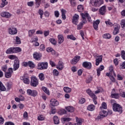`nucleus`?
Segmentation results:
<instances>
[{
  "label": "nucleus",
  "instance_id": "c756f323",
  "mask_svg": "<svg viewBox=\"0 0 125 125\" xmlns=\"http://www.w3.org/2000/svg\"><path fill=\"white\" fill-rule=\"evenodd\" d=\"M53 120L55 125H59V119L58 118V117L56 116H54Z\"/></svg>",
  "mask_w": 125,
  "mask_h": 125
},
{
  "label": "nucleus",
  "instance_id": "69168bd1",
  "mask_svg": "<svg viewBox=\"0 0 125 125\" xmlns=\"http://www.w3.org/2000/svg\"><path fill=\"white\" fill-rule=\"evenodd\" d=\"M46 51L47 52H54V51L53 50V49L51 47H48L46 48Z\"/></svg>",
  "mask_w": 125,
  "mask_h": 125
},
{
  "label": "nucleus",
  "instance_id": "412c9836",
  "mask_svg": "<svg viewBox=\"0 0 125 125\" xmlns=\"http://www.w3.org/2000/svg\"><path fill=\"white\" fill-rule=\"evenodd\" d=\"M63 68H64V64L62 62H59L58 65L57 66V69L61 71L63 70Z\"/></svg>",
  "mask_w": 125,
  "mask_h": 125
},
{
  "label": "nucleus",
  "instance_id": "b1692460",
  "mask_svg": "<svg viewBox=\"0 0 125 125\" xmlns=\"http://www.w3.org/2000/svg\"><path fill=\"white\" fill-rule=\"evenodd\" d=\"M66 110L67 112H69V113H73L74 111H75V108L71 106H67L65 107Z\"/></svg>",
  "mask_w": 125,
  "mask_h": 125
},
{
  "label": "nucleus",
  "instance_id": "f03ea898",
  "mask_svg": "<svg viewBox=\"0 0 125 125\" xmlns=\"http://www.w3.org/2000/svg\"><path fill=\"white\" fill-rule=\"evenodd\" d=\"M112 109L114 112H118L119 114L123 113V107L119 104L114 103L112 104Z\"/></svg>",
  "mask_w": 125,
  "mask_h": 125
},
{
  "label": "nucleus",
  "instance_id": "f257e3e1",
  "mask_svg": "<svg viewBox=\"0 0 125 125\" xmlns=\"http://www.w3.org/2000/svg\"><path fill=\"white\" fill-rule=\"evenodd\" d=\"M21 50L20 47H10L6 51V54H12L13 53H17L21 52Z\"/></svg>",
  "mask_w": 125,
  "mask_h": 125
},
{
  "label": "nucleus",
  "instance_id": "4468645a",
  "mask_svg": "<svg viewBox=\"0 0 125 125\" xmlns=\"http://www.w3.org/2000/svg\"><path fill=\"white\" fill-rule=\"evenodd\" d=\"M79 16L77 14H75L73 17L72 23L75 25H77L78 23Z\"/></svg>",
  "mask_w": 125,
  "mask_h": 125
},
{
  "label": "nucleus",
  "instance_id": "7ed1b4c3",
  "mask_svg": "<svg viewBox=\"0 0 125 125\" xmlns=\"http://www.w3.org/2000/svg\"><path fill=\"white\" fill-rule=\"evenodd\" d=\"M81 16L82 17V21L83 23H86V19L89 22H91V18L87 13L81 14Z\"/></svg>",
  "mask_w": 125,
  "mask_h": 125
},
{
  "label": "nucleus",
  "instance_id": "a211bd4d",
  "mask_svg": "<svg viewBox=\"0 0 125 125\" xmlns=\"http://www.w3.org/2000/svg\"><path fill=\"white\" fill-rule=\"evenodd\" d=\"M41 57H42V54H39L37 52H35L33 54V58L35 60H37V61L41 60Z\"/></svg>",
  "mask_w": 125,
  "mask_h": 125
},
{
  "label": "nucleus",
  "instance_id": "774afa93",
  "mask_svg": "<svg viewBox=\"0 0 125 125\" xmlns=\"http://www.w3.org/2000/svg\"><path fill=\"white\" fill-rule=\"evenodd\" d=\"M5 125H15L13 122H7L5 123Z\"/></svg>",
  "mask_w": 125,
  "mask_h": 125
},
{
  "label": "nucleus",
  "instance_id": "aec40b11",
  "mask_svg": "<svg viewBox=\"0 0 125 125\" xmlns=\"http://www.w3.org/2000/svg\"><path fill=\"white\" fill-rule=\"evenodd\" d=\"M58 39L59 44H61L64 42V37L62 35H58Z\"/></svg>",
  "mask_w": 125,
  "mask_h": 125
},
{
  "label": "nucleus",
  "instance_id": "9d476101",
  "mask_svg": "<svg viewBox=\"0 0 125 125\" xmlns=\"http://www.w3.org/2000/svg\"><path fill=\"white\" fill-rule=\"evenodd\" d=\"M27 93L29 95H31L33 97H36V96L38 95V91H37V90H32L30 89H27Z\"/></svg>",
  "mask_w": 125,
  "mask_h": 125
},
{
  "label": "nucleus",
  "instance_id": "5701e85b",
  "mask_svg": "<svg viewBox=\"0 0 125 125\" xmlns=\"http://www.w3.org/2000/svg\"><path fill=\"white\" fill-rule=\"evenodd\" d=\"M87 109L88 110V111H94V110H95V106L92 104H91L88 105Z\"/></svg>",
  "mask_w": 125,
  "mask_h": 125
},
{
  "label": "nucleus",
  "instance_id": "c9c22d12",
  "mask_svg": "<svg viewBox=\"0 0 125 125\" xmlns=\"http://www.w3.org/2000/svg\"><path fill=\"white\" fill-rule=\"evenodd\" d=\"M63 90L66 93H70V92H71V91H72V89H71L70 88H69L68 87H64L63 88Z\"/></svg>",
  "mask_w": 125,
  "mask_h": 125
},
{
  "label": "nucleus",
  "instance_id": "58836bf2",
  "mask_svg": "<svg viewBox=\"0 0 125 125\" xmlns=\"http://www.w3.org/2000/svg\"><path fill=\"white\" fill-rule=\"evenodd\" d=\"M70 4L73 7H75L77 5V3L75 0H69Z\"/></svg>",
  "mask_w": 125,
  "mask_h": 125
},
{
  "label": "nucleus",
  "instance_id": "bb28decb",
  "mask_svg": "<svg viewBox=\"0 0 125 125\" xmlns=\"http://www.w3.org/2000/svg\"><path fill=\"white\" fill-rule=\"evenodd\" d=\"M61 11L62 13V19L63 20H65V19H66V10H65L64 9H62Z\"/></svg>",
  "mask_w": 125,
  "mask_h": 125
},
{
  "label": "nucleus",
  "instance_id": "f8f14e48",
  "mask_svg": "<svg viewBox=\"0 0 125 125\" xmlns=\"http://www.w3.org/2000/svg\"><path fill=\"white\" fill-rule=\"evenodd\" d=\"M80 59H81V57L79 56H76L74 57L72 60H71V64L75 65L80 61Z\"/></svg>",
  "mask_w": 125,
  "mask_h": 125
},
{
  "label": "nucleus",
  "instance_id": "f3484780",
  "mask_svg": "<svg viewBox=\"0 0 125 125\" xmlns=\"http://www.w3.org/2000/svg\"><path fill=\"white\" fill-rule=\"evenodd\" d=\"M14 62V71H16L19 68V60L16 59Z\"/></svg>",
  "mask_w": 125,
  "mask_h": 125
},
{
  "label": "nucleus",
  "instance_id": "864d4df0",
  "mask_svg": "<svg viewBox=\"0 0 125 125\" xmlns=\"http://www.w3.org/2000/svg\"><path fill=\"white\" fill-rule=\"evenodd\" d=\"M103 38L104 39H111V35L110 34H105L103 35Z\"/></svg>",
  "mask_w": 125,
  "mask_h": 125
},
{
  "label": "nucleus",
  "instance_id": "f704fd0d",
  "mask_svg": "<svg viewBox=\"0 0 125 125\" xmlns=\"http://www.w3.org/2000/svg\"><path fill=\"white\" fill-rule=\"evenodd\" d=\"M2 0V3L1 4V5L0 6V7H1V8H2V7H4L5 5H7V3H8V2L6 1V0Z\"/></svg>",
  "mask_w": 125,
  "mask_h": 125
},
{
  "label": "nucleus",
  "instance_id": "4be33fe9",
  "mask_svg": "<svg viewBox=\"0 0 125 125\" xmlns=\"http://www.w3.org/2000/svg\"><path fill=\"white\" fill-rule=\"evenodd\" d=\"M76 123H75L74 125H82L83 124V120L81 118L76 117Z\"/></svg>",
  "mask_w": 125,
  "mask_h": 125
},
{
  "label": "nucleus",
  "instance_id": "680f3d73",
  "mask_svg": "<svg viewBox=\"0 0 125 125\" xmlns=\"http://www.w3.org/2000/svg\"><path fill=\"white\" fill-rule=\"evenodd\" d=\"M121 26L122 28H125V20H122L121 22Z\"/></svg>",
  "mask_w": 125,
  "mask_h": 125
},
{
  "label": "nucleus",
  "instance_id": "6e6d98bb",
  "mask_svg": "<svg viewBox=\"0 0 125 125\" xmlns=\"http://www.w3.org/2000/svg\"><path fill=\"white\" fill-rule=\"evenodd\" d=\"M6 87L7 89H10L11 87H12V83H7L6 84Z\"/></svg>",
  "mask_w": 125,
  "mask_h": 125
},
{
  "label": "nucleus",
  "instance_id": "e2e57ef3",
  "mask_svg": "<svg viewBox=\"0 0 125 125\" xmlns=\"http://www.w3.org/2000/svg\"><path fill=\"white\" fill-rule=\"evenodd\" d=\"M49 41L50 42H51V43H52V44H56V41L55 40V39L53 38L50 39Z\"/></svg>",
  "mask_w": 125,
  "mask_h": 125
},
{
  "label": "nucleus",
  "instance_id": "2f4dec72",
  "mask_svg": "<svg viewBox=\"0 0 125 125\" xmlns=\"http://www.w3.org/2000/svg\"><path fill=\"white\" fill-rule=\"evenodd\" d=\"M0 90H1V91H5V90H6V88H5L4 85H3V84H2V83H1V82L0 81Z\"/></svg>",
  "mask_w": 125,
  "mask_h": 125
},
{
  "label": "nucleus",
  "instance_id": "a18cd8bd",
  "mask_svg": "<svg viewBox=\"0 0 125 125\" xmlns=\"http://www.w3.org/2000/svg\"><path fill=\"white\" fill-rule=\"evenodd\" d=\"M39 15H40L41 19H42V16L43 15V11L42 9H39L38 11Z\"/></svg>",
  "mask_w": 125,
  "mask_h": 125
},
{
  "label": "nucleus",
  "instance_id": "7c9ffc66",
  "mask_svg": "<svg viewBox=\"0 0 125 125\" xmlns=\"http://www.w3.org/2000/svg\"><path fill=\"white\" fill-rule=\"evenodd\" d=\"M83 24H85V23H83V21H81L80 23L77 25V30H81L83 29Z\"/></svg>",
  "mask_w": 125,
  "mask_h": 125
},
{
  "label": "nucleus",
  "instance_id": "423d86ee",
  "mask_svg": "<svg viewBox=\"0 0 125 125\" xmlns=\"http://www.w3.org/2000/svg\"><path fill=\"white\" fill-rule=\"evenodd\" d=\"M30 84L31 86H33L34 87H36L39 85V80L36 77H31Z\"/></svg>",
  "mask_w": 125,
  "mask_h": 125
},
{
  "label": "nucleus",
  "instance_id": "c85d7f7f",
  "mask_svg": "<svg viewBox=\"0 0 125 125\" xmlns=\"http://www.w3.org/2000/svg\"><path fill=\"white\" fill-rule=\"evenodd\" d=\"M39 79L41 81H44L45 77H44V74L42 73H41L39 74Z\"/></svg>",
  "mask_w": 125,
  "mask_h": 125
},
{
  "label": "nucleus",
  "instance_id": "5fc2aeb1",
  "mask_svg": "<svg viewBox=\"0 0 125 125\" xmlns=\"http://www.w3.org/2000/svg\"><path fill=\"white\" fill-rule=\"evenodd\" d=\"M112 26H113L114 29H121V26L118 23H114Z\"/></svg>",
  "mask_w": 125,
  "mask_h": 125
},
{
  "label": "nucleus",
  "instance_id": "37998d69",
  "mask_svg": "<svg viewBox=\"0 0 125 125\" xmlns=\"http://www.w3.org/2000/svg\"><path fill=\"white\" fill-rule=\"evenodd\" d=\"M71 120L72 119L69 117H65V118H62V122H64V123H65V122H70L71 121Z\"/></svg>",
  "mask_w": 125,
  "mask_h": 125
},
{
  "label": "nucleus",
  "instance_id": "2eb2a0df",
  "mask_svg": "<svg viewBox=\"0 0 125 125\" xmlns=\"http://www.w3.org/2000/svg\"><path fill=\"white\" fill-rule=\"evenodd\" d=\"M50 104L51 106L55 107L56 106H58L59 105V102H58L56 99H52L50 101Z\"/></svg>",
  "mask_w": 125,
  "mask_h": 125
},
{
  "label": "nucleus",
  "instance_id": "6e6552de",
  "mask_svg": "<svg viewBox=\"0 0 125 125\" xmlns=\"http://www.w3.org/2000/svg\"><path fill=\"white\" fill-rule=\"evenodd\" d=\"M12 73H13V69L12 68L10 67L8 69V71L5 72V77L7 79H9V78H11L12 76Z\"/></svg>",
  "mask_w": 125,
  "mask_h": 125
},
{
  "label": "nucleus",
  "instance_id": "72a5a7b5",
  "mask_svg": "<svg viewBox=\"0 0 125 125\" xmlns=\"http://www.w3.org/2000/svg\"><path fill=\"white\" fill-rule=\"evenodd\" d=\"M105 117H106V115H103L102 113H100L99 115L97 117V119L100 120L101 121L104 119V118H105Z\"/></svg>",
  "mask_w": 125,
  "mask_h": 125
},
{
  "label": "nucleus",
  "instance_id": "a878e982",
  "mask_svg": "<svg viewBox=\"0 0 125 125\" xmlns=\"http://www.w3.org/2000/svg\"><path fill=\"white\" fill-rule=\"evenodd\" d=\"M86 92L87 94H88L91 97H94V98H96V96L95 94H93L92 92L91 91V90L90 89H88L86 90Z\"/></svg>",
  "mask_w": 125,
  "mask_h": 125
},
{
  "label": "nucleus",
  "instance_id": "3c124183",
  "mask_svg": "<svg viewBox=\"0 0 125 125\" xmlns=\"http://www.w3.org/2000/svg\"><path fill=\"white\" fill-rule=\"evenodd\" d=\"M107 109V104L104 103V102H103L102 104V106H101L100 107V109Z\"/></svg>",
  "mask_w": 125,
  "mask_h": 125
},
{
  "label": "nucleus",
  "instance_id": "4d7b16f0",
  "mask_svg": "<svg viewBox=\"0 0 125 125\" xmlns=\"http://www.w3.org/2000/svg\"><path fill=\"white\" fill-rule=\"evenodd\" d=\"M28 66L30 68H35V64L31 61L28 62Z\"/></svg>",
  "mask_w": 125,
  "mask_h": 125
},
{
  "label": "nucleus",
  "instance_id": "de8ad7c7",
  "mask_svg": "<svg viewBox=\"0 0 125 125\" xmlns=\"http://www.w3.org/2000/svg\"><path fill=\"white\" fill-rule=\"evenodd\" d=\"M53 75L55 77H57L59 75V72L57 71V69H54L53 71Z\"/></svg>",
  "mask_w": 125,
  "mask_h": 125
},
{
  "label": "nucleus",
  "instance_id": "393cba45",
  "mask_svg": "<svg viewBox=\"0 0 125 125\" xmlns=\"http://www.w3.org/2000/svg\"><path fill=\"white\" fill-rule=\"evenodd\" d=\"M114 92H115V89H113L112 91L111 92V93H113L111 95V97H112V98H119V94L118 93H114Z\"/></svg>",
  "mask_w": 125,
  "mask_h": 125
},
{
  "label": "nucleus",
  "instance_id": "338daca9",
  "mask_svg": "<svg viewBox=\"0 0 125 125\" xmlns=\"http://www.w3.org/2000/svg\"><path fill=\"white\" fill-rule=\"evenodd\" d=\"M84 102H85V99H84V98H82V99H80L79 101L80 104H83V103H84Z\"/></svg>",
  "mask_w": 125,
  "mask_h": 125
},
{
  "label": "nucleus",
  "instance_id": "9b49d317",
  "mask_svg": "<svg viewBox=\"0 0 125 125\" xmlns=\"http://www.w3.org/2000/svg\"><path fill=\"white\" fill-rule=\"evenodd\" d=\"M100 23V20H97L94 21L93 23V27L95 31H98V25Z\"/></svg>",
  "mask_w": 125,
  "mask_h": 125
},
{
  "label": "nucleus",
  "instance_id": "13d9d810",
  "mask_svg": "<svg viewBox=\"0 0 125 125\" xmlns=\"http://www.w3.org/2000/svg\"><path fill=\"white\" fill-rule=\"evenodd\" d=\"M67 39H69L70 40H72V41H76V38L74 37L73 35H68L67 36Z\"/></svg>",
  "mask_w": 125,
  "mask_h": 125
},
{
  "label": "nucleus",
  "instance_id": "e433bc0d",
  "mask_svg": "<svg viewBox=\"0 0 125 125\" xmlns=\"http://www.w3.org/2000/svg\"><path fill=\"white\" fill-rule=\"evenodd\" d=\"M109 72L111 73V74H113L114 77H116V74H115V72H114V67L112 66V65H111L109 67Z\"/></svg>",
  "mask_w": 125,
  "mask_h": 125
},
{
  "label": "nucleus",
  "instance_id": "0eeeda50",
  "mask_svg": "<svg viewBox=\"0 0 125 125\" xmlns=\"http://www.w3.org/2000/svg\"><path fill=\"white\" fill-rule=\"evenodd\" d=\"M0 15L1 17H3L4 18H6L7 19L10 18V17L12 16V15L11 14L6 11L2 12L0 14Z\"/></svg>",
  "mask_w": 125,
  "mask_h": 125
},
{
  "label": "nucleus",
  "instance_id": "39448f33",
  "mask_svg": "<svg viewBox=\"0 0 125 125\" xmlns=\"http://www.w3.org/2000/svg\"><path fill=\"white\" fill-rule=\"evenodd\" d=\"M48 67V63L47 62H39L37 65V69L38 70H45Z\"/></svg>",
  "mask_w": 125,
  "mask_h": 125
},
{
  "label": "nucleus",
  "instance_id": "0e129e2a",
  "mask_svg": "<svg viewBox=\"0 0 125 125\" xmlns=\"http://www.w3.org/2000/svg\"><path fill=\"white\" fill-rule=\"evenodd\" d=\"M121 57L124 60H125V51L124 50L121 51Z\"/></svg>",
  "mask_w": 125,
  "mask_h": 125
},
{
  "label": "nucleus",
  "instance_id": "1a4fd4ad",
  "mask_svg": "<svg viewBox=\"0 0 125 125\" xmlns=\"http://www.w3.org/2000/svg\"><path fill=\"white\" fill-rule=\"evenodd\" d=\"M95 58H96V66H98L101 62H102V58H103V55H100V56H94Z\"/></svg>",
  "mask_w": 125,
  "mask_h": 125
},
{
  "label": "nucleus",
  "instance_id": "79ce46f5",
  "mask_svg": "<svg viewBox=\"0 0 125 125\" xmlns=\"http://www.w3.org/2000/svg\"><path fill=\"white\" fill-rule=\"evenodd\" d=\"M23 83L26 84H29L30 83V80L28 77L23 78Z\"/></svg>",
  "mask_w": 125,
  "mask_h": 125
},
{
  "label": "nucleus",
  "instance_id": "c03bdc74",
  "mask_svg": "<svg viewBox=\"0 0 125 125\" xmlns=\"http://www.w3.org/2000/svg\"><path fill=\"white\" fill-rule=\"evenodd\" d=\"M16 43L17 44H20L21 43V40H20V38L18 37V36L16 37Z\"/></svg>",
  "mask_w": 125,
  "mask_h": 125
},
{
  "label": "nucleus",
  "instance_id": "8fccbe9b",
  "mask_svg": "<svg viewBox=\"0 0 125 125\" xmlns=\"http://www.w3.org/2000/svg\"><path fill=\"white\" fill-rule=\"evenodd\" d=\"M1 70L3 71V72H4L5 73L7 71V65H4L1 66Z\"/></svg>",
  "mask_w": 125,
  "mask_h": 125
},
{
  "label": "nucleus",
  "instance_id": "ea45409f",
  "mask_svg": "<svg viewBox=\"0 0 125 125\" xmlns=\"http://www.w3.org/2000/svg\"><path fill=\"white\" fill-rule=\"evenodd\" d=\"M77 9L79 12L83 11V5H79L78 6Z\"/></svg>",
  "mask_w": 125,
  "mask_h": 125
},
{
  "label": "nucleus",
  "instance_id": "6ab92c4d",
  "mask_svg": "<svg viewBox=\"0 0 125 125\" xmlns=\"http://www.w3.org/2000/svg\"><path fill=\"white\" fill-rule=\"evenodd\" d=\"M83 66L84 68H86L87 69H91V63L87 62H84L83 63Z\"/></svg>",
  "mask_w": 125,
  "mask_h": 125
},
{
  "label": "nucleus",
  "instance_id": "052dcab7",
  "mask_svg": "<svg viewBox=\"0 0 125 125\" xmlns=\"http://www.w3.org/2000/svg\"><path fill=\"white\" fill-rule=\"evenodd\" d=\"M120 69H125V61L120 64Z\"/></svg>",
  "mask_w": 125,
  "mask_h": 125
},
{
  "label": "nucleus",
  "instance_id": "4c0bfd02",
  "mask_svg": "<svg viewBox=\"0 0 125 125\" xmlns=\"http://www.w3.org/2000/svg\"><path fill=\"white\" fill-rule=\"evenodd\" d=\"M35 32H36V30L32 29L28 31V36L29 37H32L34 34H35Z\"/></svg>",
  "mask_w": 125,
  "mask_h": 125
},
{
  "label": "nucleus",
  "instance_id": "473e14b6",
  "mask_svg": "<svg viewBox=\"0 0 125 125\" xmlns=\"http://www.w3.org/2000/svg\"><path fill=\"white\" fill-rule=\"evenodd\" d=\"M42 90H43V91H44V92H45V93H46V94H47L48 95H49V94H50V93H49V90H48V89H47V88L43 86L42 87Z\"/></svg>",
  "mask_w": 125,
  "mask_h": 125
},
{
  "label": "nucleus",
  "instance_id": "a19ab883",
  "mask_svg": "<svg viewBox=\"0 0 125 125\" xmlns=\"http://www.w3.org/2000/svg\"><path fill=\"white\" fill-rule=\"evenodd\" d=\"M39 50L40 51H44L45 50V46L43 44H42L39 47Z\"/></svg>",
  "mask_w": 125,
  "mask_h": 125
},
{
  "label": "nucleus",
  "instance_id": "cd10ccee",
  "mask_svg": "<svg viewBox=\"0 0 125 125\" xmlns=\"http://www.w3.org/2000/svg\"><path fill=\"white\" fill-rule=\"evenodd\" d=\"M105 23L106 25V26H108L109 27H113V25L114 24L112 22H111V21L110 20H107L105 21Z\"/></svg>",
  "mask_w": 125,
  "mask_h": 125
},
{
  "label": "nucleus",
  "instance_id": "49530a36",
  "mask_svg": "<svg viewBox=\"0 0 125 125\" xmlns=\"http://www.w3.org/2000/svg\"><path fill=\"white\" fill-rule=\"evenodd\" d=\"M38 121H44L45 120V117L43 115H40L38 117Z\"/></svg>",
  "mask_w": 125,
  "mask_h": 125
},
{
  "label": "nucleus",
  "instance_id": "bf43d9fd",
  "mask_svg": "<svg viewBox=\"0 0 125 125\" xmlns=\"http://www.w3.org/2000/svg\"><path fill=\"white\" fill-rule=\"evenodd\" d=\"M8 58H9V59H11V60H14V59H15V60H16V59H17L16 58V56L13 55H10V56L8 57Z\"/></svg>",
  "mask_w": 125,
  "mask_h": 125
},
{
  "label": "nucleus",
  "instance_id": "09e8293b",
  "mask_svg": "<svg viewBox=\"0 0 125 125\" xmlns=\"http://www.w3.org/2000/svg\"><path fill=\"white\" fill-rule=\"evenodd\" d=\"M66 113H67V111L64 109H62L59 111V114L61 115H64Z\"/></svg>",
  "mask_w": 125,
  "mask_h": 125
},
{
  "label": "nucleus",
  "instance_id": "603ef678",
  "mask_svg": "<svg viewBox=\"0 0 125 125\" xmlns=\"http://www.w3.org/2000/svg\"><path fill=\"white\" fill-rule=\"evenodd\" d=\"M120 33V28L114 29L113 32V35H118Z\"/></svg>",
  "mask_w": 125,
  "mask_h": 125
},
{
  "label": "nucleus",
  "instance_id": "ddd939ff",
  "mask_svg": "<svg viewBox=\"0 0 125 125\" xmlns=\"http://www.w3.org/2000/svg\"><path fill=\"white\" fill-rule=\"evenodd\" d=\"M99 12L101 15H105L106 14V6L104 5L100 8Z\"/></svg>",
  "mask_w": 125,
  "mask_h": 125
},
{
  "label": "nucleus",
  "instance_id": "dca6fc26",
  "mask_svg": "<svg viewBox=\"0 0 125 125\" xmlns=\"http://www.w3.org/2000/svg\"><path fill=\"white\" fill-rule=\"evenodd\" d=\"M8 32L10 35H16L17 34V29L14 27L10 28L8 29Z\"/></svg>",
  "mask_w": 125,
  "mask_h": 125
},
{
  "label": "nucleus",
  "instance_id": "20e7f679",
  "mask_svg": "<svg viewBox=\"0 0 125 125\" xmlns=\"http://www.w3.org/2000/svg\"><path fill=\"white\" fill-rule=\"evenodd\" d=\"M90 3L92 6L97 7V6H100L102 4H103V0H90Z\"/></svg>",
  "mask_w": 125,
  "mask_h": 125
}]
</instances>
